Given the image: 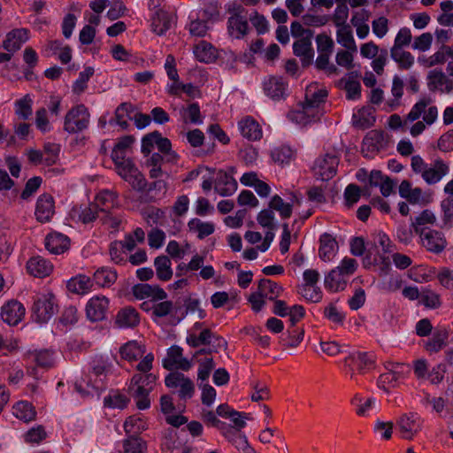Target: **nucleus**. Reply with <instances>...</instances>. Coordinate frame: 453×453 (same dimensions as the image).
<instances>
[{
	"label": "nucleus",
	"mask_w": 453,
	"mask_h": 453,
	"mask_svg": "<svg viewBox=\"0 0 453 453\" xmlns=\"http://www.w3.org/2000/svg\"><path fill=\"white\" fill-rule=\"evenodd\" d=\"M33 99L30 95H26L22 98L17 100L14 104L16 115L22 119H27L32 114Z\"/></svg>",
	"instance_id": "58"
},
{
	"label": "nucleus",
	"mask_w": 453,
	"mask_h": 453,
	"mask_svg": "<svg viewBox=\"0 0 453 453\" xmlns=\"http://www.w3.org/2000/svg\"><path fill=\"white\" fill-rule=\"evenodd\" d=\"M55 213L54 201L50 195H42L36 202L35 215L38 221L44 223L51 219Z\"/></svg>",
	"instance_id": "25"
},
{
	"label": "nucleus",
	"mask_w": 453,
	"mask_h": 453,
	"mask_svg": "<svg viewBox=\"0 0 453 453\" xmlns=\"http://www.w3.org/2000/svg\"><path fill=\"white\" fill-rule=\"evenodd\" d=\"M12 414L15 418L26 423L33 421L36 418L35 406L25 400L19 401L12 406Z\"/></svg>",
	"instance_id": "41"
},
{
	"label": "nucleus",
	"mask_w": 453,
	"mask_h": 453,
	"mask_svg": "<svg viewBox=\"0 0 453 453\" xmlns=\"http://www.w3.org/2000/svg\"><path fill=\"white\" fill-rule=\"evenodd\" d=\"M165 382L170 388H179V395L181 398H189L194 393L193 382L182 373H171L166 376Z\"/></svg>",
	"instance_id": "18"
},
{
	"label": "nucleus",
	"mask_w": 453,
	"mask_h": 453,
	"mask_svg": "<svg viewBox=\"0 0 453 453\" xmlns=\"http://www.w3.org/2000/svg\"><path fill=\"white\" fill-rule=\"evenodd\" d=\"M324 283L329 291L338 292L346 288L348 280L339 273V270L334 268L325 276Z\"/></svg>",
	"instance_id": "47"
},
{
	"label": "nucleus",
	"mask_w": 453,
	"mask_h": 453,
	"mask_svg": "<svg viewBox=\"0 0 453 453\" xmlns=\"http://www.w3.org/2000/svg\"><path fill=\"white\" fill-rule=\"evenodd\" d=\"M290 29L292 36L296 39L293 45L295 55L301 58L303 65H310L314 58L311 43L313 37L312 31L304 28L303 26L297 21L292 22Z\"/></svg>",
	"instance_id": "5"
},
{
	"label": "nucleus",
	"mask_w": 453,
	"mask_h": 453,
	"mask_svg": "<svg viewBox=\"0 0 453 453\" xmlns=\"http://www.w3.org/2000/svg\"><path fill=\"white\" fill-rule=\"evenodd\" d=\"M26 309L17 300H10L1 309V318L4 322L10 326L18 325L25 317Z\"/></svg>",
	"instance_id": "15"
},
{
	"label": "nucleus",
	"mask_w": 453,
	"mask_h": 453,
	"mask_svg": "<svg viewBox=\"0 0 453 453\" xmlns=\"http://www.w3.org/2000/svg\"><path fill=\"white\" fill-rule=\"evenodd\" d=\"M233 174L234 169L226 172L200 166L190 173V178L200 176L202 179V188L204 191L211 190L214 182V188L218 194L222 196H229L237 189V181Z\"/></svg>",
	"instance_id": "3"
},
{
	"label": "nucleus",
	"mask_w": 453,
	"mask_h": 453,
	"mask_svg": "<svg viewBox=\"0 0 453 453\" xmlns=\"http://www.w3.org/2000/svg\"><path fill=\"white\" fill-rule=\"evenodd\" d=\"M420 242L427 250L439 253L446 247V240L443 234L436 230L426 229L419 234Z\"/></svg>",
	"instance_id": "19"
},
{
	"label": "nucleus",
	"mask_w": 453,
	"mask_h": 453,
	"mask_svg": "<svg viewBox=\"0 0 453 453\" xmlns=\"http://www.w3.org/2000/svg\"><path fill=\"white\" fill-rule=\"evenodd\" d=\"M174 18L173 14L159 9L155 11L154 16L152 17L151 27L154 33L158 35H164L167 30L170 29Z\"/></svg>",
	"instance_id": "30"
},
{
	"label": "nucleus",
	"mask_w": 453,
	"mask_h": 453,
	"mask_svg": "<svg viewBox=\"0 0 453 453\" xmlns=\"http://www.w3.org/2000/svg\"><path fill=\"white\" fill-rule=\"evenodd\" d=\"M193 53L196 59L203 63H211L217 57L218 52L215 47L211 43L201 41L196 43L193 48Z\"/></svg>",
	"instance_id": "36"
},
{
	"label": "nucleus",
	"mask_w": 453,
	"mask_h": 453,
	"mask_svg": "<svg viewBox=\"0 0 453 453\" xmlns=\"http://www.w3.org/2000/svg\"><path fill=\"white\" fill-rule=\"evenodd\" d=\"M373 365L372 355L365 352L353 351L344 359L343 371L350 379L355 378L356 372L364 373Z\"/></svg>",
	"instance_id": "8"
},
{
	"label": "nucleus",
	"mask_w": 453,
	"mask_h": 453,
	"mask_svg": "<svg viewBox=\"0 0 453 453\" xmlns=\"http://www.w3.org/2000/svg\"><path fill=\"white\" fill-rule=\"evenodd\" d=\"M338 164L339 159L335 152L326 153L314 161L313 174L318 180H328L335 175Z\"/></svg>",
	"instance_id": "9"
},
{
	"label": "nucleus",
	"mask_w": 453,
	"mask_h": 453,
	"mask_svg": "<svg viewBox=\"0 0 453 453\" xmlns=\"http://www.w3.org/2000/svg\"><path fill=\"white\" fill-rule=\"evenodd\" d=\"M300 203L301 199L296 195H291L286 200L275 195L271 198L269 207L273 209V211H277L282 219H288L291 216L294 208Z\"/></svg>",
	"instance_id": "16"
},
{
	"label": "nucleus",
	"mask_w": 453,
	"mask_h": 453,
	"mask_svg": "<svg viewBox=\"0 0 453 453\" xmlns=\"http://www.w3.org/2000/svg\"><path fill=\"white\" fill-rule=\"evenodd\" d=\"M287 88V82L280 77H271L264 82L265 94L274 100L283 97Z\"/></svg>",
	"instance_id": "34"
},
{
	"label": "nucleus",
	"mask_w": 453,
	"mask_h": 453,
	"mask_svg": "<svg viewBox=\"0 0 453 453\" xmlns=\"http://www.w3.org/2000/svg\"><path fill=\"white\" fill-rule=\"evenodd\" d=\"M117 280V273L109 267H102L94 273V280L100 287H108Z\"/></svg>",
	"instance_id": "53"
},
{
	"label": "nucleus",
	"mask_w": 453,
	"mask_h": 453,
	"mask_svg": "<svg viewBox=\"0 0 453 453\" xmlns=\"http://www.w3.org/2000/svg\"><path fill=\"white\" fill-rule=\"evenodd\" d=\"M154 265L156 268L157 276L161 280H168L173 276V270L171 267V261L165 256L157 257L155 259Z\"/></svg>",
	"instance_id": "54"
},
{
	"label": "nucleus",
	"mask_w": 453,
	"mask_h": 453,
	"mask_svg": "<svg viewBox=\"0 0 453 453\" xmlns=\"http://www.w3.org/2000/svg\"><path fill=\"white\" fill-rule=\"evenodd\" d=\"M447 62V73L453 76V43L451 45H443L431 56H420L418 62L420 65L429 68Z\"/></svg>",
	"instance_id": "10"
},
{
	"label": "nucleus",
	"mask_w": 453,
	"mask_h": 453,
	"mask_svg": "<svg viewBox=\"0 0 453 453\" xmlns=\"http://www.w3.org/2000/svg\"><path fill=\"white\" fill-rule=\"evenodd\" d=\"M351 404L358 416L366 417L376 408V399L374 397H364L357 394L351 399Z\"/></svg>",
	"instance_id": "43"
},
{
	"label": "nucleus",
	"mask_w": 453,
	"mask_h": 453,
	"mask_svg": "<svg viewBox=\"0 0 453 453\" xmlns=\"http://www.w3.org/2000/svg\"><path fill=\"white\" fill-rule=\"evenodd\" d=\"M211 333L208 329H203L196 334L195 332H188L187 336V342L193 347L207 344L211 342Z\"/></svg>",
	"instance_id": "61"
},
{
	"label": "nucleus",
	"mask_w": 453,
	"mask_h": 453,
	"mask_svg": "<svg viewBox=\"0 0 453 453\" xmlns=\"http://www.w3.org/2000/svg\"><path fill=\"white\" fill-rule=\"evenodd\" d=\"M405 369L406 367L402 364L393 365L392 369L380 376L378 380L379 388L386 392L389 391L403 378Z\"/></svg>",
	"instance_id": "21"
},
{
	"label": "nucleus",
	"mask_w": 453,
	"mask_h": 453,
	"mask_svg": "<svg viewBox=\"0 0 453 453\" xmlns=\"http://www.w3.org/2000/svg\"><path fill=\"white\" fill-rule=\"evenodd\" d=\"M140 323V315L133 307L120 309L114 319V324L119 328H133Z\"/></svg>",
	"instance_id": "26"
},
{
	"label": "nucleus",
	"mask_w": 453,
	"mask_h": 453,
	"mask_svg": "<svg viewBox=\"0 0 453 453\" xmlns=\"http://www.w3.org/2000/svg\"><path fill=\"white\" fill-rule=\"evenodd\" d=\"M58 305L51 292L41 294L33 306V316L40 323H47L57 312Z\"/></svg>",
	"instance_id": "7"
},
{
	"label": "nucleus",
	"mask_w": 453,
	"mask_h": 453,
	"mask_svg": "<svg viewBox=\"0 0 453 453\" xmlns=\"http://www.w3.org/2000/svg\"><path fill=\"white\" fill-rule=\"evenodd\" d=\"M29 38L28 30L18 28L7 34L4 41V48L9 52H14L20 49Z\"/></svg>",
	"instance_id": "31"
},
{
	"label": "nucleus",
	"mask_w": 453,
	"mask_h": 453,
	"mask_svg": "<svg viewBox=\"0 0 453 453\" xmlns=\"http://www.w3.org/2000/svg\"><path fill=\"white\" fill-rule=\"evenodd\" d=\"M180 115L183 121L186 123L201 124L203 122L200 108L197 104H192L188 107L182 108Z\"/></svg>",
	"instance_id": "60"
},
{
	"label": "nucleus",
	"mask_w": 453,
	"mask_h": 453,
	"mask_svg": "<svg viewBox=\"0 0 453 453\" xmlns=\"http://www.w3.org/2000/svg\"><path fill=\"white\" fill-rule=\"evenodd\" d=\"M228 440L238 450L243 453H256L254 448L249 443L247 437L240 432H236L228 437Z\"/></svg>",
	"instance_id": "64"
},
{
	"label": "nucleus",
	"mask_w": 453,
	"mask_h": 453,
	"mask_svg": "<svg viewBox=\"0 0 453 453\" xmlns=\"http://www.w3.org/2000/svg\"><path fill=\"white\" fill-rule=\"evenodd\" d=\"M436 220L435 215L429 210L423 211L411 223L416 234H421V231H426L427 227L425 225H433Z\"/></svg>",
	"instance_id": "57"
},
{
	"label": "nucleus",
	"mask_w": 453,
	"mask_h": 453,
	"mask_svg": "<svg viewBox=\"0 0 453 453\" xmlns=\"http://www.w3.org/2000/svg\"><path fill=\"white\" fill-rule=\"evenodd\" d=\"M299 293L311 303H319L322 299V292L317 285H301Z\"/></svg>",
	"instance_id": "62"
},
{
	"label": "nucleus",
	"mask_w": 453,
	"mask_h": 453,
	"mask_svg": "<svg viewBox=\"0 0 453 453\" xmlns=\"http://www.w3.org/2000/svg\"><path fill=\"white\" fill-rule=\"evenodd\" d=\"M47 438V432L45 428L41 426H35L28 429L23 434V440L26 443L30 445H37Z\"/></svg>",
	"instance_id": "55"
},
{
	"label": "nucleus",
	"mask_w": 453,
	"mask_h": 453,
	"mask_svg": "<svg viewBox=\"0 0 453 453\" xmlns=\"http://www.w3.org/2000/svg\"><path fill=\"white\" fill-rule=\"evenodd\" d=\"M170 146V140L163 137L158 132H152L142 140V151L147 155L150 154L155 148L161 152V150H169Z\"/></svg>",
	"instance_id": "23"
},
{
	"label": "nucleus",
	"mask_w": 453,
	"mask_h": 453,
	"mask_svg": "<svg viewBox=\"0 0 453 453\" xmlns=\"http://www.w3.org/2000/svg\"><path fill=\"white\" fill-rule=\"evenodd\" d=\"M399 195L413 204H425L429 202L423 190L418 187H412L409 180H403L398 188Z\"/></svg>",
	"instance_id": "22"
},
{
	"label": "nucleus",
	"mask_w": 453,
	"mask_h": 453,
	"mask_svg": "<svg viewBox=\"0 0 453 453\" xmlns=\"http://www.w3.org/2000/svg\"><path fill=\"white\" fill-rule=\"evenodd\" d=\"M336 27L337 42L349 50L356 52L357 45L350 27L349 25H339Z\"/></svg>",
	"instance_id": "46"
},
{
	"label": "nucleus",
	"mask_w": 453,
	"mask_h": 453,
	"mask_svg": "<svg viewBox=\"0 0 453 453\" xmlns=\"http://www.w3.org/2000/svg\"><path fill=\"white\" fill-rule=\"evenodd\" d=\"M70 244L68 236L58 232H52L45 238V247L52 254H63L69 250Z\"/></svg>",
	"instance_id": "24"
},
{
	"label": "nucleus",
	"mask_w": 453,
	"mask_h": 453,
	"mask_svg": "<svg viewBox=\"0 0 453 453\" xmlns=\"http://www.w3.org/2000/svg\"><path fill=\"white\" fill-rule=\"evenodd\" d=\"M188 229L189 233L195 234L197 238L203 239L213 234L215 225L211 221H203L194 218L188 222Z\"/></svg>",
	"instance_id": "38"
},
{
	"label": "nucleus",
	"mask_w": 453,
	"mask_h": 453,
	"mask_svg": "<svg viewBox=\"0 0 453 453\" xmlns=\"http://www.w3.org/2000/svg\"><path fill=\"white\" fill-rule=\"evenodd\" d=\"M104 380L103 368H94L85 378L76 382L75 388L83 396L98 395L104 388Z\"/></svg>",
	"instance_id": "13"
},
{
	"label": "nucleus",
	"mask_w": 453,
	"mask_h": 453,
	"mask_svg": "<svg viewBox=\"0 0 453 453\" xmlns=\"http://www.w3.org/2000/svg\"><path fill=\"white\" fill-rule=\"evenodd\" d=\"M396 434L403 440L412 441L423 429L424 418L415 411L401 414L395 422Z\"/></svg>",
	"instance_id": "6"
},
{
	"label": "nucleus",
	"mask_w": 453,
	"mask_h": 453,
	"mask_svg": "<svg viewBox=\"0 0 453 453\" xmlns=\"http://www.w3.org/2000/svg\"><path fill=\"white\" fill-rule=\"evenodd\" d=\"M271 157L280 165L288 164L294 157V152L288 146H280L272 150Z\"/></svg>",
	"instance_id": "63"
},
{
	"label": "nucleus",
	"mask_w": 453,
	"mask_h": 453,
	"mask_svg": "<svg viewBox=\"0 0 453 453\" xmlns=\"http://www.w3.org/2000/svg\"><path fill=\"white\" fill-rule=\"evenodd\" d=\"M132 293L137 300H143L149 297L163 300L166 297V293L159 288H153L149 284H136L132 288Z\"/></svg>",
	"instance_id": "37"
},
{
	"label": "nucleus",
	"mask_w": 453,
	"mask_h": 453,
	"mask_svg": "<svg viewBox=\"0 0 453 453\" xmlns=\"http://www.w3.org/2000/svg\"><path fill=\"white\" fill-rule=\"evenodd\" d=\"M129 399L119 391H111L104 399V404L107 408L122 410L127 406Z\"/></svg>",
	"instance_id": "51"
},
{
	"label": "nucleus",
	"mask_w": 453,
	"mask_h": 453,
	"mask_svg": "<svg viewBox=\"0 0 453 453\" xmlns=\"http://www.w3.org/2000/svg\"><path fill=\"white\" fill-rule=\"evenodd\" d=\"M161 411L165 415L167 423L173 426H180L186 423L187 419L184 416L174 413V405L169 395H163L160 399Z\"/></svg>",
	"instance_id": "32"
},
{
	"label": "nucleus",
	"mask_w": 453,
	"mask_h": 453,
	"mask_svg": "<svg viewBox=\"0 0 453 453\" xmlns=\"http://www.w3.org/2000/svg\"><path fill=\"white\" fill-rule=\"evenodd\" d=\"M110 306V300L103 295H95L90 297L85 306L88 319L93 322L102 321L105 319Z\"/></svg>",
	"instance_id": "14"
},
{
	"label": "nucleus",
	"mask_w": 453,
	"mask_h": 453,
	"mask_svg": "<svg viewBox=\"0 0 453 453\" xmlns=\"http://www.w3.org/2000/svg\"><path fill=\"white\" fill-rule=\"evenodd\" d=\"M326 96V90L317 83L309 85L306 88L304 102L288 112V119L300 127L316 122L324 114L323 104Z\"/></svg>",
	"instance_id": "1"
},
{
	"label": "nucleus",
	"mask_w": 453,
	"mask_h": 453,
	"mask_svg": "<svg viewBox=\"0 0 453 453\" xmlns=\"http://www.w3.org/2000/svg\"><path fill=\"white\" fill-rule=\"evenodd\" d=\"M338 252V244L335 239L327 234H324L320 237V246L319 256L324 262H332Z\"/></svg>",
	"instance_id": "29"
},
{
	"label": "nucleus",
	"mask_w": 453,
	"mask_h": 453,
	"mask_svg": "<svg viewBox=\"0 0 453 453\" xmlns=\"http://www.w3.org/2000/svg\"><path fill=\"white\" fill-rule=\"evenodd\" d=\"M274 239V234L272 232H267L264 237L263 242L257 248H250L246 249L242 256L247 260H254L257 257L258 251L265 252L271 246L273 241Z\"/></svg>",
	"instance_id": "52"
},
{
	"label": "nucleus",
	"mask_w": 453,
	"mask_h": 453,
	"mask_svg": "<svg viewBox=\"0 0 453 453\" xmlns=\"http://www.w3.org/2000/svg\"><path fill=\"white\" fill-rule=\"evenodd\" d=\"M248 31V22L246 19L234 13L228 19V32L234 38L240 39L246 35Z\"/></svg>",
	"instance_id": "44"
},
{
	"label": "nucleus",
	"mask_w": 453,
	"mask_h": 453,
	"mask_svg": "<svg viewBox=\"0 0 453 453\" xmlns=\"http://www.w3.org/2000/svg\"><path fill=\"white\" fill-rule=\"evenodd\" d=\"M54 266L50 261L42 256H33L26 263L27 273L36 278H45L53 272Z\"/></svg>",
	"instance_id": "17"
},
{
	"label": "nucleus",
	"mask_w": 453,
	"mask_h": 453,
	"mask_svg": "<svg viewBox=\"0 0 453 453\" xmlns=\"http://www.w3.org/2000/svg\"><path fill=\"white\" fill-rule=\"evenodd\" d=\"M373 111L370 107H363L354 111L353 124L359 127H368L374 122Z\"/></svg>",
	"instance_id": "49"
},
{
	"label": "nucleus",
	"mask_w": 453,
	"mask_h": 453,
	"mask_svg": "<svg viewBox=\"0 0 453 453\" xmlns=\"http://www.w3.org/2000/svg\"><path fill=\"white\" fill-rule=\"evenodd\" d=\"M121 357L129 362L141 358L145 353L144 345L137 341H129L119 349Z\"/></svg>",
	"instance_id": "42"
},
{
	"label": "nucleus",
	"mask_w": 453,
	"mask_h": 453,
	"mask_svg": "<svg viewBox=\"0 0 453 453\" xmlns=\"http://www.w3.org/2000/svg\"><path fill=\"white\" fill-rule=\"evenodd\" d=\"M411 167L413 173L419 174L422 180L428 185H434L440 182L449 172L448 164L442 159L438 158L433 163L427 164L418 155L411 157Z\"/></svg>",
	"instance_id": "4"
},
{
	"label": "nucleus",
	"mask_w": 453,
	"mask_h": 453,
	"mask_svg": "<svg viewBox=\"0 0 453 453\" xmlns=\"http://www.w3.org/2000/svg\"><path fill=\"white\" fill-rule=\"evenodd\" d=\"M99 211L94 203L89 205L73 207L69 215L75 220L82 223H89L98 216Z\"/></svg>",
	"instance_id": "40"
},
{
	"label": "nucleus",
	"mask_w": 453,
	"mask_h": 453,
	"mask_svg": "<svg viewBox=\"0 0 453 453\" xmlns=\"http://www.w3.org/2000/svg\"><path fill=\"white\" fill-rule=\"evenodd\" d=\"M257 288L262 292V295L265 296V297L270 300L278 297L282 291L280 285L267 279L261 280Z\"/></svg>",
	"instance_id": "56"
},
{
	"label": "nucleus",
	"mask_w": 453,
	"mask_h": 453,
	"mask_svg": "<svg viewBox=\"0 0 453 453\" xmlns=\"http://www.w3.org/2000/svg\"><path fill=\"white\" fill-rule=\"evenodd\" d=\"M448 332L441 330L435 333L433 337L426 343V349L429 352H437L442 349L448 339Z\"/></svg>",
	"instance_id": "59"
},
{
	"label": "nucleus",
	"mask_w": 453,
	"mask_h": 453,
	"mask_svg": "<svg viewBox=\"0 0 453 453\" xmlns=\"http://www.w3.org/2000/svg\"><path fill=\"white\" fill-rule=\"evenodd\" d=\"M133 143V137L128 135L123 136L116 142L111 151V159L113 160L114 165L131 159L129 157V153L131 152Z\"/></svg>",
	"instance_id": "28"
},
{
	"label": "nucleus",
	"mask_w": 453,
	"mask_h": 453,
	"mask_svg": "<svg viewBox=\"0 0 453 453\" xmlns=\"http://www.w3.org/2000/svg\"><path fill=\"white\" fill-rule=\"evenodd\" d=\"M154 356L151 353L146 354L136 365L140 373L134 374L128 385V390L134 397L139 410H146L150 406V393L155 388L158 376L150 372Z\"/></svg>",
	"instance_id": "2"
},
{
	"label": "nucleus",
	"mask_w": 453,
	"mask_h": 453,
	"mask_svg": "<svg viewBox=\"0 0 453 453\" xmlns=\"http://www.w3.org/2000/svg\"><path fill=\"white\" fill-rule=\"evenodd\" d=\"M390 56L392 59L396 62L400 68L409 69L411 68L415 61L414 56L403 49L391 48Z\"/></svg>",
	"instance_id": "50"
},
{
	"label": "nucleus",
	"mask_w": 453,
	"mask_h": 453,
	"mask_svg": "<svg viewBox=\"0 0 453 453\" xmlns=\"http://www.w3.org/2000/svg\"><path fill=\"white\" fill-rule=\"evenodd\" d=\"M94 204L99 211L108 212L119 206V200L113 191L101 190L96 194Z\"/></svg>",
	"instance_id": "33"
},
{
	"label": "nucleus",
	"mask_w": 453,
	"mask_h": 453,
	"mask_svg": "<svg viewBox=\"0 0 453 453\" xmlns=\"http://www.w3.org/2000/svg\"><path fill=\"white\" fill-rule=\"evenodd\" d=\"M238 128L243 137L250 141L262 138L263 132L259 124L251 117L247 116L238 122Z\"/></svg>",
	"instance_id": "27"
},
{
	"label": "nucleus",
	"mask_w": 453,
	"mask_h": 453,
	"mask_svg": "<svg viewBox=\"0 0 453 453\" xmlns=\"http://www.w3.org/2000/svg\"><path fill=\"white\" fill-rule=\"evenodd\" d=\"M89 122V114L83 105L73 107L65 115L64 121V129L75 134L88 127Z\"/></svg>",
	"instance_id": "12"
},
{
	"label": "nucleus",
	"mask_w": 453,
	"mask_h": 453,
	"mask_svg": "<svg viewBox=\"0 0 453 453\" xmlns=\"http://www.w3.org/2000/svg\"><path fill=\"white\" fill-rule=\"evenodd\" d=\"M115 168L118 174L127 181L133 188L143 190L146 188L147 182L145 178L131 159L115 164Z\"/></svg>",
	"instance_id": "11"
},
{
	"label": "nucleus",
	"mask_w": 453,
	"mask_h": 453,
	"mask_svg": "<svg viewBox=\"0 0 453 453\" xmlns=\"http://www.w3.org/2000/svg\"><path fill=\"white\" fill-rule=\"evenodd\" d=\"M58 354L50 349H41L31 354L32 360L42 369H49L55 365Z\"/></svg>",
	"instance_id": "45"
},
{
	"label": "nucleus",
	"mask_w": 453,
	"mask_h": 453,
	"mask_svg": "<svg viewBox=\"0 0 453 453\" xmlns=\"http://www.w3.org/2000/svg\"><path fill=\"white\" fill-rule=\"evenodd\" d=\"M346 90L348 99L356 100L360 96L361 86L357 74L351 73L344 77L341 81Z\"/></svg>",
	"instance_id": "48"
},
{
	"label": "nucleus",
	"mask_w": 453,
	"mask_h": 453,
	"mask_svg": "<svg viewBox=\"0 0 453 453\" xmlns=\"http://www.w3.org/2000/svg\"><path fill=\"white\" fill-rule=\"evenodd\" d=\"M428 86L433 90L450 91L453 85L449 81L446 74L438 69L432 70L427 75Z\"/></svg>",
	"instance_id": "39"
},
{
	"label": "nucleus",
	"mask_w": 453,
	"mask_h": 453,
	"mask_svg": "<svg viewBox=\"0 0 453 453\" xmlns=\"http://www.w3.org/2000/svg\"><path fill=\"white\" fill-rule=\"evenodd\" d=\"M163 365L168 370L181 369L187 371L191 367L190 362L182 357V349L178 346L169 348L163 361Z\"/></svg>",
	"instance_id": "20"
},
{
	"label": "nucleus",
	"mask_w": 453,
	"mask_h": 453,
	"mask_svg": "<svg viewBox=\"0 0 453 453\" xmlns=\"http://www.w3.org/2000/svg\"><path fill=\"white\" fill-rule=\"evenodd\" d=\"M93 281L84 274H78L66 282V288L69 292L76 295H86L91 291Z\"/></svg>",
	"instance_id": "35"
}]
</instances>
